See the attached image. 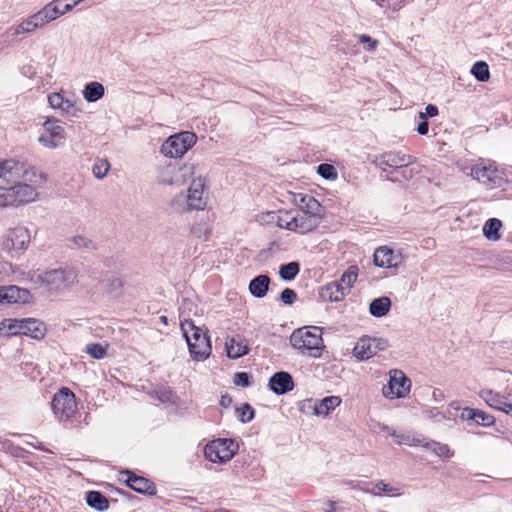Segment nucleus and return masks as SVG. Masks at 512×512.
Listing matches in <instances>:
<instances>
[{"label": "nucleus", "instance_id": "1", "mask_svg": "<svg viewBox=\"0 0 512 512\" xmlns=\"http://www.w3.org/2000/svg\"><path fill=\"white\" fill-rule=\"evenodd\" d=\"M290 343L303 355L318 358L325 348L322 339V330L319 327H302L293 331Z\"/></svg>", "mask_w": 512, "mask_h": 512}, {"label": "nucleus", "instance_id": "2", "mask_svg": "<svg viewBox=\"0 0 512 512\" xmlns=\"http://www.w3.org/2000/svg\"><path fill=\"white\" fill-rule=\"evenodd\" d=\"M322 215L310 214L303 210H285L280 211L277 219L278 227L287 229L300 234L315 229L321 220Z\"/></svg>", "mask_w": 512, "mask_h": 512}, {"label": "nucleus", "instance_id": "3", "mask_svg": "<svg viewBox=\"0 0 512 512\" xmlns=\"http://www.w3.org/2000/svg\"><path fill=\"white\" fill-rule=\"evenodd\" d=\"M181 330L189 348L191 357L196 360L207 359L212 351L209 337L192 320L181 322Z\"/></svg>", "mask_w": 512, "mask_h": 512}, {"label": "nucleus", "instance_id": "4", "mask_svg": "<svg viewBox=\"0 0 512 512\" xmlns=\"http://www.w3.org/2000/svg\"><path fill=\"white\" fill-rule=\"evenodd\" d=\"M38 192L32 184L17 181L12 187H0V207L19 206L35 201Z\"/></svg>", "mask_w": 512, "mask_h": 512}, {"label": "nucleus", "instance_id": "5", "mask_svg": "<svg viewBox=\"0 0 512 512\" xmlns=\"http://www.w3.org/2000/svg\"><path fill=\"white\" fill-rule=\"evenodd\" d=\"M471 176L488 189L500 188L507 181L505 173L494 162L484 159L472 166Z\"/></svg>", "mask_w": 512, "mask_h": 512}, {"label": "nucleus", "instance_id": "6", "mask_svg": "<svg viewBox=\"0 0 512 512\" xmlns=\"http://www.w3.org/2000/svg\"><path fill=\"white\" fill-rule=\"evenodd\" d=\"M195 173L192 163H167L158 168V182L163 185L181 186Z\"/></svg>", "mask_w": 512, "mask_h": 512}, {"label": "nucleus", "instance_id": "7", "mask_svg": "<svg viewBox=\"0 0 512 512\" xmlns=\"http://www.w3.org/2000/svg\"><path fill=\"white\" fill-rule=\"evenodd\" d=\"M197 141L195 133L190 131H182L180 133L169 136L161 145L160 152L169 158H180L189 149H191Z\"/></svg>", "mask_w": 512, "mask_h": 512}, {"label": "nucleus", "instance_id": "8", "mask_svg": "<svg viewBox=\"0 0 512 512\" xmlns=\"http://www.w3.org/2000/svg\"><path fill=\"white\" fill-rule=\"evenodd\" d=\"M35 177H37L36 171L23 162L15 159L0 161V178L7 183H16L21 179L34 183Z\"/></svg>", "mask_w": 512, "mask_h": 512}, {"label": "nucleus", "instance_id": "9", "mask_svg": "<svg viewBox=\"0 0 512 512\" xmlns=\"http://www.w3.org/2000/svg\"><path fill=\"white\" fill-rule=\"evenodd\" d=\"M238 444L230 438H218L210 441L204 448L205 457L214 463L229 461L236 454Z\"/></svg>", "mask_w": 512, "mask_h": 512}, {"label": "nucleus", "instance_id": "10", "mask_svg": "<svg viewBox=\"0 0 512 512\" xmlns=\"http://www.w3.org/2000/svg\"><path fill=\"white\" fill-rule=\"evenodd\" d=\"M41 281L51 291H62L77 282V273L70 268L53 269L43 273Z\"/></svg>", "mask_w": 512, "mask_h": 512}, {"label": "nucleus", "instance_id": "11", "mask_svg": "<svg viewBox=\"0 0 512 512\" xmlns=\"http://www.w3.org/2000/svg\"><path fill=\"white\" fill-rule=\"evenodd\" d=\"M51 407L60 420L71 418L77 409L75 394L67 387H62L51 401Z\"/></svg>", "mask_w": 512, "mask_h": 512}, {"label": "nucleus", "instance_id": "12", "mask_svg": "<svg viewBox=\"0 0 512 512\" xmlns=\"http://www.w3.org/2000/svg\"><path fill=\"white\" fill-rule=\"evenodd\" d=\"M411 381L401 370H392L387 385L382 392L386 398H404L410 392Z\"/></svg>", "mask_w": 512, "mask_h": 512}, {"label": "nucleus", "instance_id": "13", "mask_svg": "<svg viewBox=\"0 0 512 512\" xmlns=\"http://www.w3.org/2000/svg\"><path fill=\"white\" fill-rule=\"evenodd\" d=\"M30 242L29 230L23 226L10 229L3 241L4 249L11 253V256H18L25 250Z\"/></svg>", "mask_w": 512, "mask_h": 512}, {"label": "nucleus", "instance_id": "14", "mask_svg": "<svg viewBox=\"0 0 512 512\" xmlns=\"http://www.w3.org/2000/svg\"><path fill=\"white\" fill-rule=\"evenodd\" d=\"M416 159L402 152H387L376 157L375 164L384 172L386 168H391L392 173L399 169L405 170V166L413 164Z\"/></svg>", "mask_w": 512, "mask_h": 512}, {"label": "nucleus", "instance_id": "15", "mask_svg": "<svg viewBox=\"0 0 512 512\" xmlns=\"http://www.w3.org/2000/svg\"><path fill=\"white\" fill-rule=\"evenodd\" d=\"M387 347V341L381 338L364 336L356 343L353 354L359 360H367Z\"/></svg>", "mask_w": 512, "mask_h": 512}, {"label": "nucleus", "instance_id": "16", "mask_svg": "<svg viewBox=\"0 0 512 512\" xmlns=\"http://www.w3.org/2000/svg\"><path fill=\"white\" fill-rule=\"evenodd\" d=\"M49 106L58 109L62 114L78 117L82 110L77 106L75 99L65 98L62 93L54 92L48 95Z\"/></svg>", "mask_w": 512, "mask_h": 512}, {"label": "nucleus", "instance_id": "17", "mask_svg": "<svg viewBox=\"0 0 512 512\" xmlns=\"http://www.w3.org/2000/svg\"><path fill=\"white\" fill-rule=\"evenodd\" d=\"M373 261L377 267L396 268L401 264L402 256L388 246H380L373 254Z\"/></svg>", "mask_w": 512, "mask_h": 512}, {"label": "nucleus", "instance_id": "18", "mask_svg": "<svg viewBox=\"0 0 512 512\" xmlns=\"http://www.w3.org/2000/svg\"><path fill=\"white\" fill-rule=\"evenodd\" d=\"M122 475H126L125 483L132 490L145 495H155L156 494V486L149 479L138 476L134 472L125 470L121 472Z\"/></svg>", "mask_w": 512, "mask_h": 512}, {"label": "nucleus", "instance_id": "19", "mask_svg": "<svg viewBox=\"0 0 512 512\" xmlns=\"http://www.w3.org/2000/svg\"><path fill=\"white\" fill-rule=\"evenodd\" d=\"M204 181L201 178L194 179L188 189L187 206L189 210H203L206 206L204 197Z\"/></svg>", "mask_w": 512, "mask_h": 512}, {"label": "nucleus", "instance_id": "20", "mask_svg": "<svg viewBox=\"0 0 512 512\" xmlns=\"http://www.w3.org/2000/svg\"><path fill=\"white\" fill-rule=\"evenodd\" d=\"M268 386L275 394L283 395L293 390L294 382L288 372L279 371L270 377Z\"/></svg>", "mask_w": 512, "mask_h": 512}, {"label": "nucleus", "instance_id": "21", "mask_svg": "<svg viewBox=\"0 0 512 512\" xmlns=\"http://www.w3.org/2000/svg\"><path fill=\"white\" fill-rule=\"evenodd\" d=\"M3 304L29 303L32 295L29 290L16 285L3 286Z\"/></svg>", "mask_w": 512, "mask_h": 512}, {"label": "nucleus", "instance_id": "22", "mask_svg": "<svg viewBox=\"0 0 512 512\" xmlns=\"http://www.w3.org/2000/svg\"><path fill=\"white\" fill-rule=\"evenodd\" d=\"M225 348L230 359H238L249 352L247 340L240 335L228 337L225 342Z\"/></svg>", "mask_w": 512, "mask_h": 512}, {"label": "nucleus", "instance_id": "23", "mask_svg": "<svg viewBox=\"0 0 512 512\" xmlns=\"http://www.w3.org/2000/svg\"><path fill=\"white\" fill-rule=\"evenodd\" d=\"M22 335L40 340L46 335V325L36 318H22Z\"/></svg>", "mask_w": 512, "mask_h": 512}, {"label": "nucleus", "instance_id": "24", "mask_svg": "<svg viewBox=\"0 0 512 512\" xmlns=\"http://www.w3.org/2000/svg\"><path fill=\"white\" fill-rule=\"evenodd\" d=\"M347 294V287H344V285L338 281L327 283L320 291V296L330 302L341 301Z\"/></svg>", "mask_w": 512, "mask_h": 512}, {"label": "nucleus", "instance_id": "25", "mask_svg": "<svg viewBox=\"0 0 512 512\" xmlns=\"http://www.w3.org/2000/svg\"><path fill=\"white\" fill-rule=\"evenodd\" d=\"M293 202L298 206L297 210H303L310 214L322 215V206L313 196L308 194H294Z\"/></svg>", "mask_w": 512, "mask_h": 512}, {"label": "nucleus", "instance_id": "26", "mask_svg": "<svg viewBox=\"0 0 512 512\" xmlns=\"http://www.w3.org/2000/svg\"><path fill=\"white\" fill-rule=\"evenodd\" d=\"M479 397L491 408L502 412H505L509 405L503 395L493 391L492 389H481L479 391Z\"/></svg>", "mask_w": 512, "mask_h": 512}, {"label": "nucleus", "instance_id": "27", "mask_svg": "<svg viewBox=\"0 0 512 512\" xmlns=\"http://www.w3.org/2000/svg\"><path fill=\"white\" fill-rule=\"evenodd\" d=\"M341 404L339 396H328L320 401H316L313 406L314 414L318 416H327L332 410Z\"/></svg>", "mask_w": 512, "mask_h": 512}, {"label": "nucleus", "instance_id": "28", "mask_svg": "<svg viewBox=\"0 0 512 512\" xmlns=\"http://www.w3.org/2000/svg\"><path fill=\"white\" fill-rule=\"evenodd\" d=\"M270 278L261 274L253 278L249 283V291L256 298H263L269 289Z\"/></svg>", "mask_w": 512, "mask_h": 512}, {"label": "nucleus", "instance_id": "29", "mask_svg": "<svg viewBox=\"0 0 512 512\" xmlns=\"http://www.w3.org/2000/svg\"><path fill=\"white\" fill-rule=\"evenodd\" d=\"M86 503L97 511H105L109 508V501L100 491H89L86 493Z\"/></svg>", "mask_w": 512, "mask_h": 512}, {"label": "nucleus", "instance_id": "30", "mask_svg": "<svg viewBox=\"0 0 512 512\" xmlns=\"http://www.w3.org/2000/svg\"><path fill=\"white\" fill-rule=\"evenodd\" d=\"M391 308V300L386 296H382L372 300L369 305V312L372 316L380 318L385 316Z\"/></svg>", "mask_w": 512, "mask_h": 512}, {"label": "nucleus", "instance_id": "31", "mask_svg": "<svg viewBox=\"0 0 512 512\" xmlns=\"http://www.w3.org/2000/svg\"><path fill=\"white\" fill-rule=\"evenodd\" d=\"M104 86L100 82H89L83 90L84 99L89 102H96L104 96Z\"/></svg>", "mask_w": 512, "mask_h": 512}, {"label": "nucleus", "instance_id": "32", "mask_svg": "<svg viewBox=\"0 0 512 512\" xmlns=\"http://www.w3.org/2000/svg\"><path fill=\"white\" fill-rule=\"evenodd\" d=\"M22 319H4L0 322V334L3 336L22 335Z\"/></svg>", "mask_w": 512, "mask_h": 512}, {"label": "nucleus", "instance_id": "33", "mask_svg": "<svg viewBox=\"0 0 512 512\" xmlns=\"http://www.w3.org/2000/svg\"><path fill=\"white\" fill-rule=\"evenodd\" d=\"M502 226V223L497 218L488 219L483 227V234L488 240H498L500 239L499 230Z\"/></svg>", "mask_w": 512, "mask_h": 512}, {"label": "nucleus", "instance_id": "34", "mask_svg": "<svg viewBox=\"0 0 512 512\" xmlns=\"http://www.w3.org/2000/svg\"><path fill=\"white\" fill-rule=\"evenodd\" d=\"M57 9V5L51 1L36 14L40 21L43 22V25H45L59 17V10Z\"/></svg>", "mask_w": 512, "mask_h": 512}, {"label": "nucleus", "instance_id": "35", "mask_svg": "<svg viewBox=\"0 0 512 512\" xmlns=\"http://www.w3.org/2000/svg\"><path fill=\"white\" fill-rule=\"evenodd\" d=\"M299 271V263L293 261L280 266L279 276L284 281H292L298 275Z\"/></svg>", "mask_w": 512, "mask_h": 512}, {"label": "nucleus", "instance_id": "36", "mask_svg": "<svg viewBox=\"0 0 512 512\" xmlns=\"http://www.w3.org/2000/svg\"><path fill=\"white\" fill-rule=\"evenodd\" d=\"M43 127L46 131V134H49L57 139H64V128L59 124V120L56 118H47V120L43 123Z\"/></svg>", "mask_w": 512, "mask_h": 512}, {"label": "nucleus", "instance_id": "37", "mask_svg": "<svg viewBox=\"0 0 512 512\" xmlns=\"http://www.w3.org/2000/svg\"><path fill=\"white\" fill-rule=\"evenodd\" d=\"M42 26H44L43 22L40 21V18H38L37 14L35 13L34 15L24 20L17 26L15 34L29 33L35 30L36 28Z\"/></svg>", "mask_w": 512, "mask_h": 512}, {"label": "nucleus", "instance_id": "38", "mask_svg": "<svg viewBox=\"0 0 512 512\" xmlns=\"http://www.w3.org/2000/svg\"><path fill=\"white\" fill-rule=\"evenodd\" d=\"M471 74L479 81L486 82L490 78L489 66L484 61H477L471 68Z\"/></svg>", "mask_w": 512, "mask_h": 512}, {"label": "nucleus", "instance_id": "39", "mask_svg": "<svg viewBox=\"0 0 512 512\" xmlns=\"http://www.w3.org/2000/svg\"><path fill=\"white\" fill-rule=\"evenodd\" d=\"M358 267L356 265H351L348 269L342 274L340 280L338 282L342 283L344 287H347L348 293L352 288L353 284L356 282L358 277Z\"/></svg>", "mask_w": 512, "mask_h": 512}, {"label": "nucleus", "instance_id": "40", "mask_svg": "<svg viewBox=\"0 0 512 512\" xmlns=\"http://www.w3.org/2000/svg\"><path fill=\"white\" fill-rule=\"evenodd\" d=\"M70 241L76 248L79 249H86L87 251H93L97 249L96 242L83 235H75L71 237Z\"/></svg>", "mask_w": 512, "mask_h": 512}, {"label": "nucleus", "instance_id": "41", "mask_svg": "<svg viewBox=\"0 0 512 512\" xmlns=\"http://www.w3.org/2000/svg\"><path fill=\"white\" fill-rule=\"evenodd\" d=\"M424 447L434 452L437 456L450 458L452 453L450 452V448L447 444H442L436 441L426 442Z\"/></svg>", "mask_w": 512, "mask_h": 512}, {"label": "nucleus", "instance_id": "42", "mask_svg": "<svg viewBox=\"0 0 512 512\" xmlns=\"http://www.w3.org/2000/svg\"><path fill=\"white\" fill-rule=\"evenodd\" d=\"M110 169L107 159L97 158L93 164L92 172L97 179H104Z\"/></svg>", "mask_w": 512, "mask_h": 512}, {"label": "nucleus", "instance_id": "43", "mask_svg": "<svg viewBox=\"0 0 512 512\" xmlns=\"http://www.w3.org/2000/svg\"><path fill=\"white\" fill-rule=\"evenodd\" d=\"M85 351L94 359H103L107 354V345L104 346L100 343H90L86 345Z\"/></svg>", "mask_w": 512, "mask_h": 512}, {"label": "nucleus", "instance_id": "44", "mask_svg": "<svg viewBox=\"0 0 512 512\" xmlns=\"http://www.w3.org/2000/svg\"><path fill=\"white\" fill-rule=\"evenodd\" d=\"M317 173L326 180H335L338 177L335 167L328 163H321L318 165Z\"/></svg>", "mask_w": 512, "mask_h": 512}, {"label": "nucleus", "instance_id": "45", "mask_svg": "<svg viewBox=\"0 0 512 512\" xmlns=\"http://www.w3.org/2000/svg\"><path fill=\"white\" fill-rule=\"evenodd\" d=\"M239 420L242 423H248L253 420L255 411L252 406L248 403H244L241 407L236 408Z\"/></svg>", "mask_w": 512, "mask_h": 512}, {"label": "nucleus", "instance_id": "46", "mask_svg": "<svg viewBox=\"0 0 512 512\" xmlns=\"http://www.w3.org/2000/svg\"><path fill=\"white\" fill-rule=\"evenodd\" d=\"M53 4L57 5L59 16L71 11L76 5L83 2V0H53Z\"/></svg>", "mask_w": 512, "mask_h": 512}, {"label": "nucleus", "instance_id": "47", "mask_svg": "<svg viewBox=\"0 0 512 512\" xmlns=\"http://www.w3.org/2000/svg\"><path fill=\"white\" fill-rule=\"evenodd\" d=\"M475 423L483 427H490L495 424V417L489 413L477 409Z\"/></svg>", "mask_w": 512, "mask_h": 512}, {"label": "nucleus", "instance_id": "48", "mask_svg": "<svg viewBox=\"0 0 512 512\" xmlns=\"http://www.w3.org/2000/svg\"><path fill=\"white\" fill-rule=\"evenodd\" d=\"M279 298L285 305H292L297 300V293L293 289L285 288Z\"/></svg>", "mask_w": 512, "mask_h": 512}, {"label": "nucleus", "instance_id": "49", "mask_svg": "<svg viewBox=\"0 0 512 512\" xmlns=\"http://www.w3.org/2000/svg\"><path fill=\"white\" fill-rule=\"evenodd\" d=\"M358 42L362 44H367L366 50L368 52L375 51L378 45V42L375 39H372L369 35L366 34L359 35Z\"/></svg>", "mask_w": 512, "mask_h": 512}, {"label": "nucleus", "instance_id": "50", "mask_svg": "<svg viewBox=\"0 0 512 512\" xmlns=\"http://www.w3.org/2000/svg\"><path fill=\"white\" fill-rule=\"evenodd\" d=\"M233 382L237 386L248 387L250 385V375L246 372H237L234 375Z\"/></svg>", "mask_w": 512, "mask_h": 512}, {"label": "nucleus", "instance_id": "51", "mask_svg": "<svg viewBox=\"0 0 512 512\" xmlns=\"http://www.w3.org/2000/svg\"><path fill=\"white\" fill-rule=\"evenodd\" d=\"M57 138L52 137L49 134H43L39 137V142L48 148H56L58 146V143L56 141Z\"/></svg>", "mask_w": 512, "mask_h": 512}, {"label": "nucleus", "instance_id": "52", "mask_svg": "<svg viewBox=\"0 0 512 512\" xmlns=\"http://www.w3.org/2000/svg\"><path fill=\"white\" fill-rule=\"evenodd\" d=\"M476 411H477V409H475V408L465 407L462 409L460 418L465 421H474L475 422Z\"/></svg>", "mask_w": 512, "mask_h": 512}, {"label": "nucleus", "instance_id": "53", "mask_svg": "<svg viewBox=\"0 0 512 512\" xmlns=\"http://www.w3.org/2000/svg\"><path fill=\"white\" fill-rule=\"evenodd\" d=\"M438 115V108L433 104H428L425 108V112H419L420 119H427V117H434Z\"/></svg>", "mask_w": 512, "mask_h": 512}, {"label": "nucleus", "instance_id": "54", "mask_svg": "<svg viewBox=\"0 0 512 512\" xmlns=\"http://www.w3.org/2000/svg\"><path fill=\"white\" fill-rule=\"evenodd\" d=\"M391 436L395 439L397 444H407L410 440V437L404 434H399L396 431H391Z\"/></svg>", "mask_w": 512, "mask_h": 512}, {"label": "nucleus", "instance_id": "55", "mask_svg": "<svg viewBox=\"0 0 512 512\" xmlns=\"http://www.w3.org/2000/svg\"><path fill=\"white\" fill-rule=\"evenodd\" d=\"M375 487L379 491L386 492V493H393L396 491V489L394 487L390 486L389 484L384 483L383 481H378L375 484Z\"/></svg>", "mask_w": 512, "mask_h": 512}, {"label": "nucleus", "instance_id": "56", "mask_svg": "<svg viewBox=\"0 0 512 512\" xmlns=\"http://www.w3.org/2000/svg\"><path fill=\"white\" fill-rule=\"evenodd\" d=\"M422 121L417 126V132L420 135H426L429 131V124L427 122V119H421Z\"/></svg>", "mask_w": 512, "mask_h": 512}, {"label": "nucleus", "instance_id": "57", "mask_svg": "<svg viewBox=\"0 0 512 512\" xmlns=\"http://www.w3.org/2000/svg\"><path fill=\"white\" fill-rule=\"evenodd\" d=\"M374 430L375 431H379V432L387 433L390 436H391V431H395L394 429H392L388 425H385V424L379 423V422L374 425Z\"/></svg>", "mask_w": 512, "mask_h": 512}, {"label": "nucleus", "instance_id": "58", "mask_svg": "<svg viewBox=\"0 0 512 512\" xmlns=\"http://www.w3.org/2000/svg\"><path fill=\"white\" fill-rule=\"evenodd\" d=\"M396 173H398L402 178L406 180L412 178L413 176L412 169H409L408 166H405V170L399 169Z\"/></svg>", "mask_w": 512, "mask_h": 512}, {"label": "nucleus", "instance_id": "59", "mask_svg": "<svg viewBox=\"0 0 512 512\" xmlns=\"http://www.w3.org/2000/svg\"><path fill=\"white\" fill-rule=\"evenodd\" d=\"M232 404V397L229 395H222L220 398V405L224 408L229 407Z\"/></svg>", "mask_w": 512, "mask_h": 512}, {"label": "nucleus", "instance_id": "60", "mask_svg": "<svg viewBox=\"0 0 512 512\" xmlns=\"http://www.w3.org/2000/svg\"><path fill=\"white\" fill-rule=\"evenodd\" d=\"M122 281L120 279H113L110 283L112 289H119L122 287Z\"/></svg>", "mask_w": 512, "mask_h": 512}, {"label": "nucleus", "instance_id": "61", "mask_svg": "<svg viewBox=\"0 0 512 512\" xmlns=\"http://www.w3.org/2000/svg\"><path fill=\"white\" fill-rule=\"evenodd\" d=\"M27 444L31 445L32 447H34L35 449H39V450H42V451H48L47 449H45L42 445V443H38V445H34L33 443L31 442H27Z\"/></svg>", "mask_w": 512, "mask_h": 512}, {"label": "nucleus", "instance_id": "62", "mask_svg": "<svg viewBox=\"0 0 512 512\" xmlns=\"http://www.w3.org/2000/svg\"><path fill=\"white\" fill-rule=\"evenodd\" d=\"M327 505L329 506L328 509L326 510L327 512H333L334 511V507H335V503L334 502H331L329 501L327 503Z\"/></svg>", "mask_w": 512, "mask_h": 512}, {"label": "nucleus", "instance_id": "63", "mask_svg": "<svg viewBox=\"0 0 512 512\" xmlns=\"http://www.w3.org/2000/svg\"><path fill=\"white\" fill-rule=\"evenodd\" d=\"M505 413L512 416V403H509Z\"/></svg>", "mask_w": 512, "mask_h": 512}, {"label": "nucleus", "instance_id": "64", "mask_svg": "<svg viewBox=\"0 0 512 512\" xmlns=\"http://www.w3.org/2000/svg\"><path fill=\"white\" fill-rule=\"evenodd\" d=\"M160 320H161V322H163L164 324H167V323H168V319H167V317H166V316H161V317H160Z\"/></svg>", "mask_w": 512, "mask_h": 512}]
</instances>
